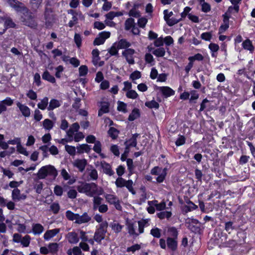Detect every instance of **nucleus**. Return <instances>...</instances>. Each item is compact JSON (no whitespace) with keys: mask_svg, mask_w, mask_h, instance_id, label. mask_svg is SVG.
Listing matches in <instances>:
<instances>
[{"mask_svg":"<svg viewBox=\"0 0 255 255\" xmlns=\"http://www.w3.org/2000/svg\"><path fill=\"white\" fill-rule=\"evenodd\" d=\"M204 59L203 56L201 54L197 53L193 56H190L188 58V60L190 61H194L195 60L202 61Z\"/></svg>","mask_w":255,"mask_h":255,"instance_id":"57","label":"nucleus"},{"mask_svg":"<svg viewBox=\"0 0 255 255\" xmlns=\"http://www.w3.org/2000/svg\"><path fill=\"white\" fill-rule=\"evenodd\" d=\"M16 106L19 109L23 116L28 117L30 115V109L26 106L21 104L20 102L16 103Z\"/></svg>","mask_w":255,"mask_h":255,"instance_id":"15","label":"nucleus"},{"mask_svg":"<svg viewBox=\"0 0 255 255\" xmlns=\"http://www.w3.org/2000/svg\"><path fill=\"white\" fill-rule=\"evenodd\" d=\"M61 106V103L57 99H52L50 100L49 105L47 107V110L52 111L54 109L59 107Z\"/></svg>","mask_w":255,"mask_h":255,"instance_id":"23","label":"nucleus"},{"mask_svg":"<svg viewBox=\"0 0 255 255\" xmlns=\"http://www.w3.org/2000/svg\"><path fill=\"white\" fill-rule=\"evenodd\" d=\"M101 165L105 173L109 176H112L114 174V171L112 170L111 166L105 161H102L101 162Z\"/></svg>","mask_w":255,"mask_h":255,"instance_id":"16","label":"nucleus"},{"mask_svg":"<svg viewBox=\"0 0 255 255\" xmlns=\"http://www.w3.org/2000/svg\"><path fill=\"white\" fill-rule=\"evenodd\" d=\"M74 39L77 46L79 48L81 46L82 43V38L81 35L78 33H75Z\"/></svg>","mask_w":255,"mask_h":255,"instance_id":"61","label":"nucleus"},{"mask_svg":"<svg viewBox=\"0 0 255 255\" xmlns=\"http://www.w3.org/2000/svg\"><path fill=\"white\" fill-rule=\"evenodd\" d=\"M43 128L47 130H50L53 128V123L49 119H45L43 122Z\"/></svg>","mask_w":255,"mask_h":255,"instance_id":"42","label":"nucleus"},{"mask_svg":"<svg viewBox=\"0 0 255 255\" xmlns=\"http://www.w3.org/2000/svg\"><path fill=\"white\" fill-rule=\"evenodd\" d=\"M43 15L46 27H51L55 20V15L53 13V9L50 7H45Z\"/></svg>","mask_w":255,"mask_h":255,"instance_id":"5","label":"nucleus"},{"mask_svg":"<svg viewBox=\"0 0 255 255\" xmlns=\"http://www.w3.org/2000/svg\"><path fill=\"white\" fill-rule=\"evenodd\" d=\"M118 49L119 48H118V45L116 43H114L109 49L108 52L111 55H118Z\"/></svg>","mask_w":255,"mask_h":255,"instance_id":"49","label":"nucleus"},{"mask_svg":"<svg viewBox=\"0 0 255 255\" xmlns=\"http://www.w3.org/2000/svg\"><path fill=\"white\" fill-rule=\"evenodd\" d=\"M87 164V161L85 159H77L73 162L74 167H77L79 171L82 172L84 171L85 167Z\"/></svg>","mask_w":255,"mask_h":255,"instance_id":"11","label":"nucleus"},{"mask_svg":"<svg viewBox=\"0 0 255 255\" xmlns=\"http://www.w3.org/2000/svg\"><path fill=\"white\" fill-rule=\"evenodd\" d=\"M105 197L106 201L111 205H113L119 200V198L113 194H106Z\"/></svg>","mask_w":255,"mask_h":255,"instance_id":"32","label":"nucleus"},{"mask_svg":"<svg viewBox=\"0 0 255 255\" xmlns=\"http://www.w3.org/2000/svg\"><path fill=\"white\" fill-rule=\"evenodd\" d=\"M44 230L43 227L40 224H36L32 226V231L34 234H40Z\"/></svg>","mask_w":255,"mask_h":255,"instance_id":"36","label":"nucleus"},{"mask_svg":"<svg viewBox=\"0 0 255 255\" xmlns=\"http://www.w3.org/2000/svg\"><path fill=\"white\" fill-rule=\"evenodd\" d=\"M13 100L9 97H7L5 99L0 101V104L3 107L2 110L3 112L7 110L6 106H10L13 104Z\"/></svg>","mask_w":255,"mask_h":255,"instance_id":"26","label":"nucleus"},{"mask_svg":"<svg viewBox=\"0 0 255 255\" xmlns=\"http://www.w3.org/2000/svg\"><path fill=\"white\" fill-rule=\"evenodd\" d=\"M108 226V224L107 221L100 224L99 227L96 229L94 236V240L96 242L100 243L102 240L105 239Z\"/></svg>","mask_w":255,"mask_h":255,"instance_id":"4","label":"nucleus"},{"mask_svg":"<svg viewBox=\"0 0 255 255\" xmlns=\"http://www.w3.org/2000/svg\"><path fill=\"white\" fill-rule=\"evenodd\" d=\"M93 150L97 153H100L102 151V144L101 142L97 140L95 142L93 147Z\"/></svg>","mask_w":255,"mask_h":255,"instance_id":"64","label":"nucleus"},{"mask_svg":"<svg viewBox=\"0 0 255 255\" xmlns=\"http://www.w3.org/2000/svg\"><path fill=\"white\" fill-rule=\"evenodd\" d=\"M115 184L117 187L122 188L125 186L132 194H135L132 187L133 182L131 180L127 181L122 177H119L117 179Z\"/></svg>","mask_w":255,"mask_h":255,"instance_id":"8","label":"nucleus"},{"mask_svg":"<svg viewBox=\"0 0 255 255\" xmlns=\"http://www.w3.org/2000/svg\"><path fill=\"white\" fill-rule=\"evenodd\" d=\"M17 151L25 156H28L29 155L28 152L26 151V148L22 146L21 144V143L17 146Z\"/></svg>","mask_w":255,"mask_h":255,"instance_id":"63","label":"nucleus"},{"mask_svg":"<svg viewBox=\"0 0 255 255\" xmlns=\"http://www.w3.org/2000/svg\"><path fill=\"white\" fill-rule=\"evenodd\" d=\"M118 48L119 49H125L129 47L130 46V43L128 42L125 39H122L120 40L118 44Z\"/></svg>","mask_w":255,"mask_h":255,"instance_id":"34","label":"nucleus"},{"mask_svg":"<svg viewBox=\"0 0 255 255\" xmlns=\"http://www.w3.org/2000/svg\"><path fill=\"white\" fill-rule=\"evenodd\" d=\"M65 150L71 155H75L76 154V149L74 146L65 145Z\"/></svg>","mask_w":255,"mask_h":255,"instance_id":"50","label":"nucleus"},{"mask_svg":"<svg viewBox=\"0 0 255 255\" xmlns=\"http://www.w3.org/2000/svg\"><path fill=\"white\" fill-rule=\"evenodd\" d=\"M111 33L110 32L102 31L99 34V37H96L94 42L93 44L94 45H100L104 44L105 40L110 37Z\"/></svg>","mask_w":255,"mask_h":255,"instance_id":"9","label":"nucleus"},{"mask_svg":"<svg viewBox=\"0 0 255 255\" xmlns=\"http://www.w3.org/2000/svg\"><path fill=\"white\" fill-rule=\"evenodd\" d=\"M242 46L244 49L249 51L251 53H253L254 52L255 47L249 39H247L243 41Z\"/></svg>","mask_w":255,"mask_h":255,"instance_id":"19","label":"nucleus"},{"mask_svg":"<svg viewBox=\"0 0 255 255\" xmlns=\"http://www.w3.org/2000/svg\"><path fill=\"white\" fill-rule=\"evenodd\" d=\"M91 220V218L88 215L86 212H85L82 215L80 216L79 214L77 216V219L75 223L81 224L86 223L89 222Z\"/></svg>","mask_w":255,"mask_h":255,"instance_id":"17","label":"nucleus"},{"mask_svg":"<svg viewBox=\"0 0 255 255\" xmlns=\"http://www.w3.org/2000/svg\"><path fill=\"white\" fill-rule=\"evenodd\" d=\"M60 231L59 229H54L47 231L44 234V240L48 241L56 236Z\"/></svg>","mask_w":255,"mask_h":255,"instance_id":"18","label":"nucleus"},{"mask_svg":"<svg viewBox=\"0 0 255 255\" xmlns=\"http://www.w3.org/2000/svg\"><path fill=\"white\" fill-rule=\"evenodd\" d=\"M139 111L138 109H134L128 116V120L129 121H133L139 117Z\"/></svg>","mask_w":255,"mask_h":255,"instance_id":"33","label":"nucleus"},{"mask_svg":"<svg viewBox=\"0 0 255 255\" xmlns=\"http://www.w3.org/2000/svg\"><path fill=\"white\" fill-rule=\"evenodd\" d=\"M126 96L128 98L135 99L138 97V94H137L135 91L133 90H130L127 92L126 94Z\"/></svg>","mask_w":255,"mask_h":255,"instance_id":"56","label":"nucleus"},{"mask_svg":"<svg viewBox=\"0 0 255 255\" xmlns=\"http://www.w3.org/2000/svg\"><path fill=\"white\" fill-rule=\"evenodd\" d=\"M135 51L131 48H128L123 51L122 54L126 58L127 61L129 64H133L134 60L133 59V55L134 54Z\"/></svg>","mask_w":255,"mask_h":255,"instance_id":"10","label":"nucleus"},{"mask_svg":"<svg viewBox=\"0 0 255 255\" xmlns=\"http://www.w3.org/2000/svg\"><path fill=\"white\" fill-rule=\"evenodd\" d=\"M139 134H133L132 137L129 139L128 141H126L125 142V145L126 146V149L128 150L129 147H136L137 145L136 138L138 136Z\"/></svg>","mask_w":255,"mask_h":255,"instance_id":"14","label":"nucleus"},{"mask_svg":"<svg viewBox=\"0 0 255 255\" xmlns=\"http://www.w3.org/2000/svg\"><path fill=\"white\" fill-rule=\"evenodd\" d=\"M167 245L169 249L174 251L176 250L177 247V242L176 239L168 237L167 239Z\"/></svg>","mask_w":255,"mask_h":255,"instance_id":"22","label":"nucleus"},{"mask_svg":"<svg viewBox=\"0 0 255 255\" xmlns=\"http://www.w3.org/2000/svg\"><path fill=\"white\" fill-rule=\"evenodd\" d=\"M87 171L88 175L90 176V179H88V180H96L98 179V172L93 166H91L90 168H88L87 169Z\"/></svg>","mask_w":255,"mask_h":255,"instance_id":"21","label":"nucleus"},{"mask_svg":"<svg viewBox=\"0 0 255 255\" xmlns=\"http://www.w3.org/2000/svg\"><path fill=\"white\" fill-rule=\"evenodd\" d=\"M153 205L156 207V209L159 211H161L165 208L166 204L164 202H162L160 203H158L157 201L154 200L152 201Z\"/></svg>","mask_w":255,"mask_h":255,"instance_id":"45","label":"nucleus"},{"mask_svg":"<svg viewBox=\"0 0 255 255\" xmlns=\"http://www.w3.org/2000/svg\"><path fill=\"white\" fill-rule=\"evenodd\" d=\"M145 224V222L142 221L129 222L127 224L128 233L130 235L137 237L139 234L143 233Z\"/></svg>","mask_w":255,"mask_h":255,"instance_id":"2","label":"nucleus"},{"mask_svg":"<svg viewBox=\"0 0 255 255\" xmlns=\"http://www.w3.org/2000/svg\"><path fill=\"white\" fill-rule=\"evenodd\" d=\"M48 98L47 97H45L43 99L41 100L40 102L38 103L37 107L38 109L41 110H44L46 108H47L48 106Z\"/></svg>","mask_w":255,"mask_h":255,"instance_id":"27","label":"nucleus"},{"mask_svg":"<svg viewBox=\"0 0 255 255\" xmlns=\"http://www.w3.org/2000/svg\"><path fill=\"white\" fill-rule=\"evenodd\" d=\"M117 110L119 111L126 113L127 112V104L123 102L118 101Z\"/></svg>","mask_w":255,"mask_h":255,"instance_id":"44","label":"nucleus"},{"mask_svg":"<svg viewBox=\"0 0 255 255\" xmlns=\"http://www.w3.org/2000/svg\"><path fill=\"white\" fill-rule=\"evenodd\" d=\"M172 213L170 211H161L157 214V217L160 219L166 218L168 219L171 217Z\"/></svg>","mask_w":255,"mask_h":255,"instance_id":"38","label":"nucleus"},{"mask_svg":"<svg viewBox=\"0 0 255 255\" xmlns=\"http://www.w3.org/2000/svg\"><path fill=\"white\" fill-rule=\"evenodd\" d=\"M129 15L136 18L139 17L140 16L139 11L136 10L135 5L129 10Z\"/></svg>","mask_w":255,"mask_h":255,"instance_id":"54","label":"nucleus"},{"mask_svg":"<svg viewBox=\"0 0 255 255\" xmlns=\"http://www.w3.org/2000/svg\"><path fill=\"white\" fill-rule=\"evenodd\" d=\"M21 21L24 25L31 28L36 29L37 28V23L31 12L27 11L24 13L21 17Z\"/></svg>","mask_w":255,"mask_h":255,"instance_id":"7","label":"nucleus"},{"mask_svg":"<svg viewBox=\"0 0 255 255\" xmlns=\"http://www.w3.org/2000/svg\"><path fill=\"white\" fill-rule=\"evenodd\" d=\"M186 203L187 205L184 206V209L186 212H190L197 208V206L189 199L187 200Z\"/></svg>","mask_w":255,"mask_h":255,"instance_id":"29","label":"nucleus"},{"mask_svg":"<svg viewBox=\"0 0 255 255\" xmlns=\"http://www.w3.org/2000/svg\"><path fill=\"white\" fill-rule=\"evenodd\" d=\"M42 2V0H30L31 9L34 11H36L41 6Z\"/></svg>","mask_w":255,"mask_h":255,"instance_id":"28","label":"nucleus"},{"mask_svg":"<svg viewBox=\"0 0 255 255\" xmlns=\"http://www.w3.org/2000/svg\"><path fill=\"white\" fill-rule=\"evenodd\" d=\"M103 199L100 196H95L93 199V209L98 210L100 213H105L108 210L107 205L102 204Z\"/></svg>","mask_w":255,"mask_h":255,"instance_id":"6","label":"nucleus"},{"mask_svg":"<svg viewBox=\"0 0 255 255\" xmlns=\"http://www.w3.org/2000/svg\"><path fill=\"white\" fill-rule=\"evenodd\" d=\"M235 227L233 226V223L232 222H226L225 224V230L229 233H231V231L234 230Z\"/></svg>","mask_w":255,"mask_h":255,"instance_id":"53","label":"nucleus"},{"mask_svg":"<svg viewBox=\"0 0 255 255\" xmlns=\"http://www.w3.org/2000/svg\"><path fill=\"white\" fill-rule=\"evenodd\" d=\"M78 214H75L70 210L66 212L65 215L66 218L70 221L75 220L76 221Z\"/></svg>","mask_w":255,"mask_h":255,"instance_id":"39","label":"nucleus"},{"mask_svg":"<svg viewBox=\"0 0 255 255\" xmlns=\"http://www.w3.org/2000/svg\"><path fill=\"white\" fill-rule=\"evenodd\" d=\"M181 20V18H180L179 19H176V18L172 17L168 20H166V22L169 26H171L175 25V24H177Z\"/></svg>","mask_w":255,"mask_h":255,"instance_id":"62","label":"nucleus"},{"mask_svg":"<svg viewBox=\"0 0 255 255\" xmlns=\"http://www.w3.org/2000/svg\"><path fill=\"white\" fill-rule=\"evenodd\" d=\"M47 175L51 176L53 178L57 176V170L53 166L49 165L43 166L37 173V177L40 179H44Z\"/></svg>","mask_w":255,"mask_h":255,"instance_id":"3","label":"nucleus"},{"mask_svg":"<svg viewBox=\"0 0 255 255\" xmlns=\"http://www.w3.org/2000/svg\"><path fill=\"white\" fill-rule=\"evenodd\" d=\"M191 96L190 99V102L196 103L195 100L199 98V94L196 91L193 90L191 92Z\"/></svg>","mask_w":255,"mask_h":255,"instance_id":"60","label":"nucleus"},{"mask_svg":"<svg viewBox=\"0 0 255 255\" xmlns=\"http://www.w3.org/2000/svg\"><path fill=\"white\" fill-rule=\"evenodd\" d=\"M125 29L126 30H129L135 25L134 19L132 18H128L125 21Z\"/></svg>","mask_w":255,"mask_h":255,"instance_id":"31","label":"nucleus"},{"mask_svg":"<svg viewBox=\"0 0 255 255\" xmlns=\"http://www.w3.org/2000/svg\"><path fill=\"white\" fill-rule=\"evenodd\" d=\"M80 149L82 151L80 150L79 152H82L83 151H85L86 152H89L91 149V148L90 145L87 144H83L79 145V147H77V149Z\"/></svg>","mask_w":255,"mask_h":255,"instance_id":"55","label":"nucleus"},{"mask_svg":"<svg viewBox=\"0 0 255 255\" xmlns=\"http://www.w3.org/2000/svg\"><path fill=\"white\" fill-rule=\"evenodd\" d=\"M122 13L121 12L110 11L106 15L107 19L112 20L116 16H121Z\"/></svg>","mask_w":255,"mask_h":255,"instance_id":"47","label":"nucleus"},{"mask_svg":"<svg viewBox=\"0 0 255 255\" xmlns=\"http://www.w3.org/2000/svg\"><path fill=\"white\" fill-rule=\"evenodd\" d=\"M239 5H233V6H230L225 13H227V14L230 15L231 14L233 13L234 11L238 13L239 11Z\"/></svg>","mask_w":255,"mask_h":255,"instance_id":"43","label":"nucleus"},{"mask_svg":"<svg viewBox=\"0 0 255 255\" xmlns=\"http://www.w3.org/2000/svg\"><path fill=\"white\" fill-rule=\"evenodd\" d=\"M160 91L165 97H168L174 95L175 92L169 87H161L159 88Z\"/></svg>","mask_w":255,"mask_h":255,"instance_id":"20","label":"nucleus"},{"mask_svg":"<svg viewBox=\"0 0 255 255\" xmlns=\"http://www.w3.org/2000/svg\"><path fill=\"white\" fill-rule=\"evenodd\" d=\"M50 210L54 214H57L59 212L60 209L59 204L58 203H56V202L53 203L50 205Z\"/></svg>","mask_w":255,"mask_h":255,"instance_id":"46","label":"nucleus"},{"mask_svg":"<svg viewBox=\"0 0 255 255\" xmlns=\"http://www.w3.org/2000/svg\"><path fill=\"white\" fill-rule=\"evenodd\" d=\"M42 79L48 81L51 83H55L56 80L55 78L51 75L48 71H45L42 75Z\"/></svg>","mask_w":255,"mask_h":255,"instance_id":"30","label":"nucleus"},{"mask_svg":"<svg viewBox=\"0 0 255 255\" xmlns=\"http://www.w3.org/2000/svg\"><path fill=\"white\" fill-rule=\"evenodd\" d=\"M145 105L150 109L154 108L155 109H158L159 107V104L154 100L146 102L145 103Z\"/></svg>","mask_w":255,"mask_h":255,"instance_id":"40","label":"nucleus"},{"mask_svg":"<svg viewBox=\"0 0 255 255\" xmlns=\"http://www.w3.org/2000/svg\"><path fill=\"white\" fill-rule=\"evenodd\" d=\"M150 234L154 238H159L161 237V230L158 228L152 229L150 230Z\"/></svg>","mask_w":255,"mask_h":255,"instance_id":"48","label":"nucleus"},{"mask_svg":"<svg viewBox=\"0 0 255 255\" xmlns=\"http://www.w3.org/2000/svg\"><path fill=\"white\" fill-rule=\"evenodd\" d=\"M77 190L89 197L99 196L104 193L103 189L94 182H83L77 187Z\"/></svg>","mask_w":255,"mask_h":255,"instance_id":"1","label":"nucleus"},{"mask_svg":"<svg viewBox=\"0 0 255 255\" xmlns=\"http://www.w3.org/2000/svg\"><path fill=\"white\" fill-rule=\"evenodd\" d=\"M111 228L112 230L115 231V233H118L122 231L123 226L118 223H113L111 225Z\"/></svg>","mask_w":255,"mask_h":255,"instance_id":"58","label":"nucleus"},{"mask_svg":"<svg viewBox=\"0 0 255 255\" xmlns=\"http://www.w3.org/2000/svg\"><path fill=\"white\" fill-rule=\"evenodd\" d=\"M26 198V195L21 194L20 191L18 188H15L12 192V199L14 201H20Z\"/></svg>","mask_w":255,"mask_h":255,"instance_id":"12","label":"nucleus"},{"mask_svg":"<svg viewBox=\"0 0 255 255\" xmlns=\"http://www.w3.org/2000/svg\"><path fill=\"white\" fill-rule=\"evenodd\" d=\"M109 112V104L108 102H104L101 103V108L98 111V116H102L104 114Z\"/></svg>","mask_w":255,"mask_h":255,"instance_id":"24","label":"nucleus"},{"mask_svg":"<svg viewBox=\"0 0 255 255\" xmlns=\"http://www.w3.org/2000/svg\"><path fill=\"white\" fill-rule=\"evenodd\" d=\"M7 2L11 7L17 11L22 9V7L20 6V5H22V3L16 0H8Z\"/></svg>","mask_w":255,"mask_h":255,"instance_id":"25","label":"nucleus"},{"mask_svg":"<svg viewBox=\"0 0 255 255\" xmlns=\"http://www.w3.org/2000/svg\"><path fill=\"white\" fill-rule=\"evenodd\" d=\"M108 134L113 139H116L119 133V131L118 129L114 127H111L108 131Z\"/></svg>","mask_w":255,"mask_h":255,"instance_id":"35","label":"nucleus"},{"mask_svg":"<svg viewBox=\"0 0 255 255\" xmlns=\"http://www.w3.org/2000/svg\"><path fill=\"white\" fill-rule=\"evenodd\" d=\"M152 53L157 57H163L165 54V50L164 48L160 47L155 49Z\"/></svg>","mask_w":255,"mask_h":255,"instance_id":"41","label":"nucleus"},{"mask_svg":"<svg viewBox=\"0 0 255 255\" xmlns=\"http://www.w3.org/2000/svg\"><path fill=\"white\" fill-rule=\"evenodd\" d=\"M209 48L212 52V56L213 57H216L217 55L215 52H217L219 49V46L217 44L210 43L209 45Z\"/></svg>","mask_w":255,"mask_h":255,"instance_id":"37","label":"nucleus"},{"mask_svg":"<svg viewBox=\"0 0 255 255\" xmlns=\"http://www.w3.org/2000/svg\"><path fill=\"white\" fill-rule=\"evenodd\" d=\"M66 237L68 242L70 244H77L79 241L78 235L75 232L68 233L66 235Z\"/></svg>","mask_w":255,"mask_h":255,"instance_id":"13","label":"nucleus"},{"mask_svg":"<svg viewBox=\"0 0 255 255\" xmlns=\"http://www.w3.org/2000/svg\"><path fill=\"white\" fill-rule=\"evenodd\" d=\"M30 237L28 235H26L21 240V244L24 247H27L30 244Z\"/></svg>","mask_w":255,"mask_h":255,"instance_id":"51","label":"nucleus"},{"mask_svg":"<svg viewBox=\"0 0 255 255\" xmlns=\"http://www.w3.org/2000/svg\"><path fill=\"white\" fill-rule=\"evenodd\" d=\"M80 76H85L88 73V67L86 65H82L79 68Z\"/></svg>","mask_w":255,"mask_h":255,"instance_id":"59","label":"nucleus"},{"mask_svg":"<svg viewBox=\"0 0 255 255\" xmlns=\"http://www.w3.org/2000/svg\"><path fill=\"white\" fill-rule=\"evenodd\" d=\"M168 232L170 236L172 237L173 239H176L178 236V232L175 227H170L168 230Z\"/></svg>","mask_w":255,"mask_h":255,"instance_id":"52","label":"nucleus"}]
</instances>
